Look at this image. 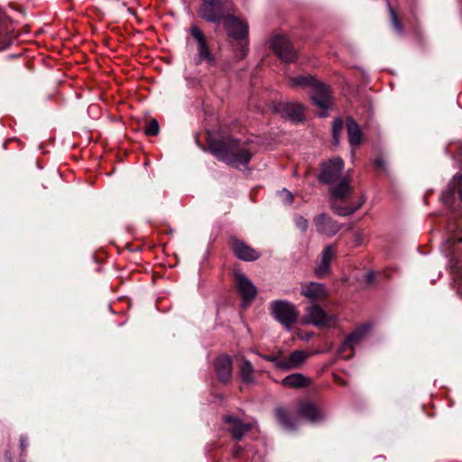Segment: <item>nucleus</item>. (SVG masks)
Returning <instances> with one entry per match:
<instances>
[{
  "label": "nucleus",
  "instance_id": "1",
  "mask_svg": "<svg viewBox=\"0 0 462 462\" xmlns=\"http://www.w3.org/2000/svg\"><path fill=\"white\" fill-rule=\"evenodd\" d=\"M208 149L218 160L235 168L246 167L252 158V152L248 147L234 139L212 142Z\"/></svg>",
  "mask_w": 462,
  "mask_h": 462
},
{
  "label": "nucleus",
  "instance_id": "2",
  "mask_svg": "<svg viewBox=\"0 0 462 462\" xmlns=\"http://www.w3.org/2000/svg\"><path fill=\"white\" fill-rule=\"evenodd\" d=\"M290 83L294 87H310V97L312 102L323 111L320 116H326V110L331 104V93L329 87L322 82L317 81L312 76H296L290 78Z\"/></svg>",
  "mask_w": 462,
  "mask_h": 462
},
{
  "label": "nucleus",
  "instance_id": "3",
  "mask_svg": "<svg viewBox=\"0 0 462 462\" xmlns=\"http://www.w3.org/2000/svg\"><path fill=\"white\" fill-rule=\"evenodd\" d=\"M337 322L338 318L336 314L326 312L318 303L307 307L302 317L303 324L312 325L319 328H335Z\"/></svg>",
  "mask_w": 462,
  "mask_h": 462
},
{
  "label": "nucleus",
  "instance_id": "4",
  "mask_svg": "<svg viewBox=\"0 0 462 462\" xmlns=\"http://www.w3.org/2000/svg\"><path fill=\"white\" fill-rule=\"evenodd\" d=\"M271 312L287 330L296 322L299 313L294 306L287 300H273L271 302Z\"/></svg>",
  "mask_w": 462,
  "mask_h": 462
},
{
  "label": "nucleus",
  "instance_id": "5",
  "mask_svg": "<svg viewBox=\"0 0 462 462\" xmlns=\"http://www.w3.org/2000/svg\"><path fill=\"white\" fill-rule=\"evenodd\" d=\"M198 13L200 18L214 23H219L226 16L219 0H201Z\"/></svg>",
  "mask_w": 462,
  "mask_h": 462
},
{
  "label": "nucleus",
  "instance_id": "6",
  "mask_svg": "<svg viewBox=\"0 0 462 462\" xmlns=\"http://www.w3.org/2000/svg\"><path fill=\"white\" fill-rule=\"evenodd\" d=\"M271 46L277 56L285 62H292L297 58L295 49L283 35H275L271 41Z\"/></svg>",
  "mask_w": 462,
  "mask_h": 462
},
{
  "label": "nucleus",
  "instance_id": "7",
  "mask_svg": "<svg viewBox=\"0 0 462 462\" xmlns=\"http://www.w3.org/2000/svg\"><path fill=\"white\" fill-rule=\"evenodd\" d=\"M227 35L235 40H244L248 35V24L236 16L226 14L221 21Z\"/></svg>",
  "mask_w": 462,
  "mask_h": 462
},
{
  "label": "nucleus",
  "instance_id": "8",
  "mask_svg": "<svg viewBox=\"0 0 462 462\" xmlns=\"http://www.w3.org/2000/svg\"><path fill=\"white\" fill-rule=\"evenodd\" d=\"M300 294L313 304L325 300L328 296V290L323 283L310 282L301 284Z\"/></svg>",
  "mask_w": 462,
  "mask_h": 462
},
{
  "label": "nucleus",
  "instance_id": "9",
  "mask_svg": "<svg viewBox=\"0 0 462 462\" xmlns=\"http://www.w3.org/2000/svg\"><path fill=\"white\" fill-rule=\"evenodd\" d=\"M343 168V160L340 158H334L322 165L319 179L323 183H331L337 180Z\"/></svg>",
  "mask_w": 462,
  "mask_h": 462
},
{
  "label": "nucleus",
  "instance_id": "10",
  "mask_svg": "<svg viewBox=\"0 0 462 462\" xmlns=\"http://www.w3.org/2000/svg\"><path fill=\"white\" fill-rule=\"evenodd\" d=\"M317 231L327 236H335L341 228V226L334 221L328 215L322 213L313 219Z\"/></svg>",
  "mask_w": 462,
  "mask_h": 462
},
{
  "label": "nucleus",
  "instance_id": "11",
  "mask_svg": "<svg viewBox=\"0 0 462 462\" xmlns=\"http://www.w3.org/2000/svg\"><path fill=\"white\" fill-rule=\"evenodd\" d=\"M190 33L198 42L199 62H214L213 55L209 51L202 31L197 25H192L190 28Z\"/></svg>",
  "mask_w": 462,
  "mask_h": 462
},
{
  "label": "nucleus",
  "instance_id": "12",
  "mask_svg": "<svg viewBox=\"0 0 462 462\" xmlns=\"http://www.w3.org/2000/svg\"><path fill=\"white\" fill-rule=\"evenodd\" d=\"M236 286L243 298L244 305L250 302L256 295V288L253 282L243 273H237L235 275Z\"/></svg>",
  "mask_w": 462,
  "mask_h": 462
},
{
  "label": "nucleus",
  "instance_id": "13",
  "mask_svg": "<svg viewBox=\"0 0 462 462\" xmlns=\"http://www.w3.org/2000/svg\"><path fill=\"white\" fill-rule=\"evenodd\" d=\"M303 106L295 103H281L274 106V110L282 117L291 121H301L303 118Z\"/></svg>",
  "mask_w": 462,
  "mask_h": 462
},
{
  "label": "nucleus",
  "instance_id": "14",
  "mask_svg": "<svg viewBox=\"0 0 462 462\" xmlns=\"http://www.w3.org/2000/svg\"><path fill=\"white\" fill-rule=\"evenodd\" d=\"M310 356V353L305 350H295L288 357L283 358L280 363L281 370L290 371L301 367L306 360Z\"/></svg>",
  "mask_w": 462,
  "mask_h": 462
},
{
  "label": "nucleus",
  "instance_id": "15",
  "mask_svg": "<svg viewBox=\"0 0 462 462\" xmlns=\"http://www.w3.org/2000/svg\"><path fill=\"white\" fill-rule=\"evenodd\" d=\"M224 421L228 425V430L236 439H241L246 432L252 430L251 423H244L233 416H225Z\"/></svg>",
  "mask_w": 462,
  "mask_h": 462
},
{
  "label": "nucleus",
  "instance_id": "16",
  "mask_svg": "<svg viewBox=\"0 0 462 462\" xmlns=\"http://www.w3.org/2000/svg\"><path fill=\"white\" fill-rule=\"evenodd\" d=\"M233 251L237 258L244 261H254L260 257V254L245 245L242 241L235 240L232 244Z\"/></svg>",
  "mask_w": 462,
  "mask_h": 462
},
{
  "label": "nucleus",
  "instance_id": "17",
  "mask_svg": "<svg viewBox=\"0 0 462 462\" xmlns=\"http://www.w3.org/2000/svg\"><path fill=\"white\" fill-rule=\"evenodd\" d=\"M216 371L218 379L226 382L232 374V362L226 356H219L216 361Z\"/></svg>",
  "mask_w": 462,
  "mask_h": 462
},
{
  "label": "nucleus",
  "instance_id": "18",
  "mask_svg": "<svg viewBox=\"0 0 462 462\" xmlns=\"http://www.w3.org/2000/svg\"><path fill=\"white\" fill-rule=\"evenodd\" d=\"M300 414L307 420L316 422L323 419L320 409L311 402H304L300 407Z\"/></svg>",
  "mask_w": 462,
  "mask_h": 462
},
{
  "label": "nucleus",
  "instance_id": "19",
  "mask_svg": "<svg viewBox=\"0 0 462 462\" xmlns=\"http://www.w3.org/2000/svg\"><path fill=\"white\" fill-rule=\"evenodd\" d=\"M346 129L351 146H359L362 142V133L357 123L351 117L346 118Z\"/></svg>",
  "mask_w": 462,
  "mask_h": 462
},
{
  "label": "nucleus",
  "instance_id": "20",
  "mask_svg": "<svg viewBox=\"0 0 462 462\" xmlns=\"http://www.w3.org/2000/svg\"><path fill=\"white\" fill-rule=\"evenodd\" d=\"M310 380L302 374H291L284 377L282 381V384L285 387L290 388H303L308 386Z\"/></svg>",
  "mask_w": 462,
  "mask_h": 462
},
{
  "label": "nucleus",
  "instance_id": "21",
  "mask_svg": "<svg viewBox=\"0 0 462 462\" xmlns=\"http://www.w3.org/2000/svg\"><path fill=\"white\" fill-rule=\"evenodd\" d=\"M455 189H457L459 198L462 199V174L456 175L452 181L449 183V187L442 194V199L445 204H449L454 196Z\"/></svg>",
  "mask_w": 462,
  "mask_h": 462
},
{
  "label": "nucleus",
  "instance_id": "22",
  "mask_svg": "<svg viewBox=\"0 0 462 462\" xmlns=\"http://www.w3.org/2000/svg\"><path fill=\"white\" fill-rule=\"evenodd\" d=\"M239 373L243 382L246 383H254V367L250 361L244 358L241 359L239 365Z\"/></svg>",
  "mask_w": 462,
  "mask_h": 462
},
{
  "label": "nucleus",
  "instance_id": "23",
  "mask_svg": "<svg viewBox=\"0 0 462 462\" xmlns=\"http://www.w3.org/2000/svg\"><path fill=\"white\" fill-rule=\"evenodd\" d=\"M370 329L369 325H364L358 328H356L355 331H353L347 337V344H351L353 346V348H355L356 346L361 343L363 338L365 337L367 332Z\"/></svg>",
  "mask_w": 462,
  "mask_h": 462
},
{
  "label": "nucleus",
  "instance_id": "24",
  "mask_svg": "<svg viewBox=\"0 0 462 462\" xmlns=\"http://www.w3.org/2000/svg\"><path fill=\"white\" fill-rule=\"evenodd\" d=\"M350 191V187L347 180L340 181L337 186L331 189V193L334 198L344 199Z\"/></svg>",
  "mask_w": 462,
  "mask_h": 462
},
{
  "label": "nucleus",
  "instance_id": "25",
  "mask_svg": "<svg viewBox=\"0 0 462 462\" xmlns=\"http://www.w3.org/2000/svg\"><path fill=\"white\" fill-rule=\"evenodd\" d=\"M275 414L279 422L286 429L292 430L295 428L294 424L291 421L289 415L283 409H276Z\"/></svg>",
  "mask_w": 462,
  "mask_h": 462
},
{
  "label": "nucleus",
  "instance_id": "26",
  "mask_svg": "<svg viewBox=\"0 0 462 462\" xmlns=\"http://www.w3.org/2000/svg\"><path fill=\"white\" fill-rule=\"evenodd\" d=\"M338 355L345 359H349L354 356V348L351 344H347V339L342 343L338 349Z\"/></svg>",
  "mask_w": 462,
  "mask_h": 462
},
{
  "label": "nucleus",
  "instance_id": "27",
  "mask_svg": "<svg viewBox=\"0 0 462 462\" xmlns=\"http://www.w3.org/2000/svg\"><path fill=\"white\" fill-rule=\"evenodd\" d=\"M343 125H344V122L340 118L336 119L333 122L332 135H333V141H334L335 144H338V143H339V137H340L341 131L343 129Z\"/></svg>",
  "mask_w": 462,
  "mask_h": 462
},
{
  "label": "nucleus",
  "instance_id": "28",
  "mask_svg": "<svg viewBox=\"0 0 462 462\" xmlns=\"http://www.w3.org/2000/svg\"><path fill=\"white\" fill-rule=\"evenodd\" d=\"M160 132L159 123L156 119H152L145 126L144 133L147 135L155 136Z\"/></svg>",
  "mask_w": 462,
  "mask_h": 462
},
{
  "label": "nucleus",
  "instance_id": "29",
  "mask_svg": "<svg viewBox=\"0 0 462 462\" xmlns=\"http://www.w3.org/2000/svg\"><path fill=\"white\" fill-rule=\"evenodd\" d=\"M363 202L364 201L359 202L358 205L356 207H348V208L333 207V210L337 215L346 217V216H348V215L354 213L355 211H356L362 206Z\"/></svg>",
  "mask_w": 462,
  "mask_h": 462
},
{
  "label": "nucleus",
  "instance_id": "30",
  "mask_svg": "<svg viewBox=\"0 0 462 462\" xmlns=\"http://www.w3.org/2000/svg\"><path fill=\"white\" fill-rule=\"evenodd\" d=\"M330 263L326 261H320L319 264L315 269V273L319 278H323L329 273Z\"/></svg>",
  "mask_w": 462,
  "mask_h": 462
},
{
  "label": "nucleus",
  "instance_id": "31",
  "mask_svg": "<svg viewBox=\"0 0 462 462\" xmlns=\"http://www.w3.org/2000/svg\"><path fill=\"white\" fill-rule=\"evenodd\" d=\"M388 8H389V12H390L392 23H393L395 31L397 32L401 33L402 32V26L398 20L397 14L394 12V10L391 7V5L389 4H388Z\"/></svg>",
  "mask_w": 462,
  "mask_h": 462
},
{
  "label": "nucleus",
  "instance_id": "32",
  "mask_svg": "<svg viewBox=\"0 0 462 462\" xmlns=\"http://www.w3.org/2000/svg\"><path fill=\"white\" fill-rule=\"evenodd\" d=\"M388 8H389V12H390L392 23H393L395 31L397 32L401 33L402 32V26L398 20L397 14L394 12V10L391 7V5L389 4H388Z\"/></svg>",
  "mask_w": 462,
  "mask_h": 462
},
{
  "label": "nucleus",
  "instance_id": "33",
  "mask_svg": "<svg viewBox=\"0 0 462 462\" xmlns=\"http://www.w3.org/2000/svg\"><path fill=\"white\" fill-rule=\"evenodd\" d=\"M335 255V249L332 245H327L322 252V261L330 263Z\"/></svg>",
  "mask_w": 462,
  "mask_h": 462
},
{
  "label": "nucleus",
  "instance_id": "34",
  "mask_svg": "<svg viewBox=\"0 0 462 462\" xmlns=\"http://www.w3.org/2000/svg\"><path fill=\"white\" fill-rule=\"evenodd\" d=\"M296 226L300 229L302 232H305L309 226V221L303 217L302 216H297L295 217Z\"/></svg>",
  "mask_w": 462,
  "mask_h": 462
},
{
  "label": "nucleus",
  "instance_id": "35",
  "mask_svg": "<svg viewBox=\"0 0 462 462\" xmlns=\"http://www.w3.org/2000/svg\"><path fill=\"white\" fill-rule=\"evenodd\" d=\"M280 197H281L282 201L284 204L290 205L293 201L292 193L285 189L280 192Z\"/></svg>",
  "mask_w": 462,
  "mask_h": 462
},
{
  "label": "nucleus",
  "instance_id": "36",
  "mask_svg": "<svg viewBox=\"0 0 462 462\" xmlns=\"http://www.w3.org/2000/svg\"><path fill=\"white\" fill-rule=\"evenodd\" d=\"M262 357L267 361L273 363L276 368L281 369L279 364L282 363L283 358H280L278 356L275 355L262 356Z\"/></svg>",
  "mask_w": 462,
  "mask_h": 462
},
{
  "label": "nucleus",
  "instance_id": "37",
  "mask_svg": "<svg viewBox=\"0 0 462 462\" xmlns=\"http://www.w3.org/2000/svg\"><path fill=\"white\" fill-rule=\"evenodd\" d=\"M374 166L376 170H382V171L385 170V163L382 158L376 159L374 162Z\"/></svg>",
  "mask_w": 462,
  "mask_h": 462
},
{
  "label": "nucleus",
  "instance_id": "38",
  "mask_svg": "<svg viewBox=\"0 0 462 462\" xmlns=\"http://www.w3.org/2000/svg\"><path fill=\"white\" fill-rule=\"evenodd\" d=\"M355 243L356 244V245H361V243H362V235H361V233L357 232V233L355 234Z\"/></svg>",
  "mask_w": 462,
  "mask_h": 462
},
{
  "label": "nucleus",
  "instance_id": "39",
  "mask_svg": "<svg viewBox=\"0 0 462 462\" xmlns=\"http://www.w3.org/2000/svg\"><path fill=\"white\" fill-rule=\"evenodd\" d=\"M20 445L22 449H25L28 446L27 439L25 437H22L20 439Z\"/></svg>",
  "mask_w": 462,
  "mask_h": 462
},
{
  "label": "nucleus",
  "instance_id": "40",
  "mask_svg": "<svg viewBox=\"0 0 462 462\" xmlns=\"http://www.w3.org/2000/svg\"><path fill=\"white\" fill-rule=\"evenodd\" d=\"M374 274L373 273H367L365 275V280L367 282H372L374 281Z\"/></svg>",
  "mask_w": 462,
  "mask_h": 462
},
{
  "label": "nucleus",
  "instance_id": "41",
  "mask_svg": "<svg viewBox=\"0 0 462 462\" xmlns=\"http://www.w3.org/2000/svg\"><path fill=\"white\" fill-rule=\"evenodd\" d=\"M311 337H312V334H309V335H307L306 339H310Z\"/></svg>",
  "mask_w": 462,
  "mask_h": 462
}]
</instances>
